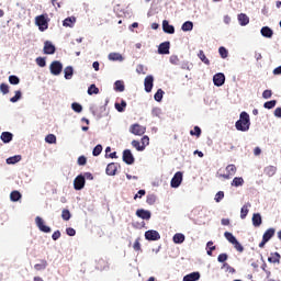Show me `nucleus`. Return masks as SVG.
<instances>
[{"label": "nucleus", "instance_id": "32", "mask_svg": "<svg viewBox=\"0 0 281 281\" xmlns=\"http://www.w3.org/2000/svg\"><path fill=\"white\" fill-rule=\"evenodd\" d=\"M276 236V228H268L262 238H265L268 243L271 240V237Z\"/></svg>", "mask_w": 281, "mask_h": 281}, {"label": "nucleus", "instance_id": "62", "mask_svg": "<svg viewBox=\"0 0 281 281\" xmlns=\"http://www.w3.org/2000/svg\"><path fill=\"white\" fill-rule=\"evenodd\" d=\"M227 258H229V256L225 252L223 254H220L218 257H217V262H224L227 260Z\"/></svg>", "mask_w": 281, "mask_h": 281}, {"label": "nucleus", "instance_id": "6", "mask_svg": "<svg viewBox=\"0 0 281 281\" xmlns=\"http://www.w3.org/2000/svg\"><path fill=\"white\" fill-rule=\"evenodd\" d=\"M35 225L38 227L40 232H43L44 234H49L52 232V227L45 225V222L41 216L35 217Z\"/></svg>", "mask_w": 281, "mask_h": 281}, {"label": "nucleus", "instance_id": "21", "mask_svg": "<svg viewBox=\"0 0 281 281\" xmlns=\"http://www.w3.org/2000/svg\"><path fill=\"white\" fill-rule=\"evenodd\" d=\"M237 21L241 27H245V25H249V16L245 13H239L237 15Z\"/></svg>", "mask_w": 281, "mask_h": 281}, {"label": "nucleus", "instance_id": "55", "mask_svg": "<svg viewBox=\"0 0 281 281\" xmlns=\"http://www.w3.org/2000/svg\"><path fill=\"white\" fill-rule=\"evenodd\" d=\"M9 82L10 85H19L21 82V79L16 75L9 76Z\"/></svg>", "mask_w": 281, "mask_h": 281}, {"label": "nucleus", "instance_id": "36", "mask_svg": "<svg viewBox=\"0 0 281 281\" xmlns=\"http://www.w3.org/2000/svg\"><path fill=\"white\" fill-rule=\"evenodd\" d=\"M125 87H124V81L122 80H116L114 82V91H119L120 93H122L124 91Z\"/></svg>", "mask_w": 281, "mask_h": 281}, {"label": "nucleus", "instance_id": "13", "mask_svg": "<svg viewBox=\"0 0 281 281\" xmlns=\"http://www.w3.org/2000/svg\"><path fill=\"white\" fill-rule=\"evenodd\" d=\"M117 168H120V164L117 162H110L106 166L105 172L109 177H115L116 172H117Z\"/></svg>", "mask_w": 281, "mask_h": 281}, {"label": "nucleus", "instance_id": "24", "mask_svg": "<svg viewBox=\"0 0 281 281\" xmlns=\"http://www.w3.org/2000/svg\"><path fill=\"white\" fill-rule=\"evenodd\" d=\"M252 225L254 227H260V225H262V215H260V213H254Z\"/></svg>", "mask_w": 281, "mask_h": 281}, {"label": "nucleus", "instance_id": "49", "mask_svg": "<svg viewBox=\"0 0 281 281\" xmlns=\"http://www.w3.org/2000/svg\"><path fill=\"white\" fill-rule=\"evenodd\" d=\"M236 165H228L226 167V172L231 176L234 177V175H236Z\"/></svg>", "mask_w": 281, "mask_h": 281}, {"label": "nucleus", "instance_id": "19", "mask_svg": "<svg viewBox=\"0 0 281 281\" xmlns=\"http://www.w3.org/2000/svg\"><path fill=\"white\" fill-rule=\"evenodd\" d=\"M201 280V273L200 272H191L183 277L182 281H199Z\"/></svg>", "mask_w": 281, "mask_h": 281}, {"label": "nucleus", "instance_id": "39", "mask_svg": "<svg viewBox=\"0 0 281 281\" xmlns=\"http://www.w3.org/2000/svg\"><path fill=\"white\" fill-rule=\"evenodd\" d=\"M21 192L19 191H12L10 194V199L13 203H16L18 201H21Z\"/></svg>", "mask_w": 281, "mask_h": 281}, {"label": "nucleus", "instance_id": "43", "mask_svg": "<svg viewBox=\"0 0 281 281\" xmlns=\"http://www.w3.org/2000/svg\"><path fill=\"white\" fill-rule=\"evenodd\" d=\"M198 58H200V60H202L204 65H210V59H207L203 50H199Z\"/></svg>", "mask_w": 281, "mask_h": 281}, {"label": "nucleus", "instance_id": "26", "mask_svg": "<svg viewBox=\"0 0 281 281\" xmlns=\"http://www.w3.org/2000/svg\"><path fill=\"white\" fill-rule=\"evenodd\" d=\"M231 186L233 188H240V186H245V179H243V177H235Z\"/></svg>", "mask_w": 281, "mask_h": 281}, {"label": "nucleus", "instance_id": "9", "mask_svg": "<svg viewBox=\"0 0 281 281\" xmlns=\"http://www.w3.org/2000/svg\"><path fill=\"white\" fill-rule=\"evenodd\" d=\"M109 105V98L105 99V103L104 105H102L100 108V113H98V111H95V109L92 106L90 108V112L92 113V115L97 116V117H104V115H109V113H104V111H106V106ZM104 113V114H103Z\"/></svg>", "mask_w": 281, "mask_h": 281}, {"label": "nucleus", "instance_id": "27", "mask_svg": "<svg viewBox=\"0 0 281 281\" xmlns=\"http://www.w3.org/2000/svg\"><path fill=\"white\" fill-rule=\"evenodd\" d=\"M75 24H76L75 16H68L63 21L64 27H74Z\"/></svg>", "mask_w": 281, "mask_h": 281}, {"label": "nucleus", "instance_id": "41", "mask_svg": "<svg viewBox=\"0 0 281 281\" xmlns=\"http://www.w3.org/2000/svg\"><path fill=\"white\" fill-rule=\"evenodd\" d=\"M276 104H278L277 100L267 101L263 103V109H268V110L276 109Z\"/></svg>", "mask_w": 281, "mask_h": 281}, {"label": "nucleus", "instance_id": "2", "mask_svg": "<svg viewBox=\"0 0 281 281\" xmlns=\"http://www.w3.org/2000/svg\"><path fill=\"white\" fill-rule=\"evenodd\" d=\"M35 25H37L40 32H45L49 27V19L47 14H41L35 18Z\"/></svg>", "mask_w": 281, "mask_h": 281}, {"label": "nucleus", "instance_id": "56", "mask_svg": "<svg viewBox=\"0 0 281 281\" xmlns=\"http://www.w3.org/2000/svg\"><path fill=\"white\" fill-rule=\"evenodd\" d=\"M181 69H187L188 71L192 70V64H190V61H181L180 64Z\"/></svg>", "mask_w": 281, "mask_h": 281}, {"label": "nucleus", "instance_id": "4", "mask_svg": "<svg viewBox=\"0 0 281 281\" xmlns=\"http://www.w3.org/2000/svg\"><path fill=\"white\" fill-rule=\"evenodd\" d=\"M53 76H60L63 74V63L55 60L49 66Z\"/></svg>", "mask_w": 281, "mask_h": 281}, {"label": "nucleus", "instance_id": "38", "mask_svg": "<svg viewBox=\"0 0 281 281\" xmlns=\"http://www.w3.org/2000/svg\"><path fill=\"white\" fill-rule=\"evenodd\" d=\"M98 93H100V89L95 87V83L90 85L88 88V95H98Z\"/></svg>", "mask_w": 281, "mask_h": 281}, {"label": "nucleus", "instance_id": "14", "mask_svg": "<svg viewBox=\"0 0 281 281\" xmlns=\"http://www.w3.org/2000/svg\"><path fill=\"white\" fill-rule=\"evenodd\" d=\"M136 216H138V218H142L143 221H150L153 213H150V211L148 210L138 209L136 211Z\"/></svg>", "mask_w": 281, "mask_h": 281}, {"label": "nucleus", "instance_id": "34", "mask_svg": "<svg viewBox=\"0 0 281 281\" xmlns=\"http://www.w3.org/2000/svg\"><path fill=\"white\" fill-rule=\"evenodd\" d=\"M277 171H278V168H276L274 166H268L263 170V172H265V175H267V177H273V175H276Z\"/></svg>", "mask_w": 281, "mask_h": 281}, {"label": "nucleus", "instance_id": "18", "mask_svg": "<svg viewBox=\"0 0 281 281\" xmlns=\"http://www.w3.org/2000/svg\"><path fill=\"white\" fill-rule=\"evenodd\" d=\"M162 31L165 34H175V25L170 24L168 20L162 21Z\"/></svg>", "mask_w": 281, "mask_h": 281}, {"label": "nucleus", "instance_id": "1", "mask_svg": "<svg viewBox=\"0 0 281 281\" xmlns=\"http://www.w3.org/2000/svg\"><path fill=\"white\" fill-rule=\"evenodd\" d=\"M251 126V119L249 117V113L241 112L239 114V120L235 123L236 131H240L241 133H247Z\"/></svg>", "mask_w": 281, "mask_h": 281}, {"label": "nucleus", "instance_id": "22", "mask_svg": "<svg viewBox=\"0 0 281 281\" xmlns=\"http://www.w3.org/2000/svg\"><path fill=\"white\" fill-rule=\"evenodd\" d=\"M172 240L176 245H183L186 243V235L183 233H177L173 235Z\"/></svg>", "mask_w": 281, "mask_h": 281}, {"label": "nucleus", "instance_id": "23", "mask_svg": "<svg viewBox=\"0 0 281 281\" xmlns=\"http://www.w3.org/2000/svg\"><path fill=\"white\" fill-rule=\"evenodd\" d=\"M280 252H271L270 257H268V262L272 265H280Z\"/></svg>", "mask_w": 281, "mask_h": 281}, {"label": "nucleus", "instance_id": "20", "mask_svg": "<svg viewBox=\"0 0 281 281\" xmlns=\"http://www.w3.org/2000/svg\"><path fill=\"white\" fill-rule=\"evenodd\" d=\"M260 34L263 38H273V30L269 26L261 27Z\"/></svg>", "mask_w": 281, "mask_h": 281}, {"label": "nucleus", "instance_id": "57", "mask_svg": "<svg viewBox=\"0 0 281 281\" xmlns=\"http://www.w3.org/2000/svg\"><path fill=\"white\" fill-rule=\"evenodd\" d=\"M201 133L202 131H201V127L199 126H194V128L190 131V135L195 137H201Z\"/></svg>", "mask_w": 281, "mask_h": 281}, {"label": "nucleus", "instance_id": "58", "mask_svg": "<svg viewBox=\"0 0 281 281\" xmlns=\"http://www.w3.org/2000/svg\"><path fill=\"white\" fill-rule=\"evenodd\" d=\"M36 65H38V67H46L47 66V61L45 60V57H37L35 59Z\"/></svg>", "mask_w": 281, "mask_h": 281}, {"label": "nucleus", "instance_id": "64", "mask_svg": "<svg viewBox=\"0 0 281 281\" xmlns=\"http://www.w3.org/2000/svg\"><path fill=\"white\" fill-rule=\"evenodd\" d=\"M151 115H153L154 117H159V116L161 115V110H160L159 108H154V109L151 110Z\"/></svg>", "mask_w": 281, "mask_h": 281}, {"label": "nucleus", "instance_id": "48", "mask_svg": "<svg viewBox=\"0 0 281 281\" xmlns=\"http://www.w3.org/2000/svg\"><path fill=\"white\" fill-rule=\"evenodd\" d=\"M97 269H99V271H103V269H106V261L104 259H99L97 261Z\"/></svg>", "mask_w": 281, "mask_h": 281}, {"label": "nucleus", "instance_id": "53", "mask_svg": "<svg viewBox=\"0 0 281 281\" xmlns=\"http://www.w3.org/2000/svg\"><path fill=\"white\" fill-rule=\"evenodd\" d=\"M223 199H225V192L218 191V192L215 194L214 201H215L216 203H221V202L223 201Z\"/></svg>", "mask_w": 281, "mask_h": 281}, {"label": "nucleus", "instance_id": "46", "mask_svg": "<svg viewBox=\"0 0 281 281\" xmlns=\"http://www.w3.org/2000/svg\"><path fill=\"white\" fill-rule=\"evenodd\" d=\"M218 54L221 58H227V56H229V52L227 50V48H225V46H221L218 48Z\"/></svg>", "mask_w": 281, "mask_h": 281}, {"label": "nucleus", "instance_id": "7", "mask_svg": "<svg viewBox=\"0 0 281 281\" xmlns=\"http://www.w3.org/2000/svg\"><path fill=\"white\" fill-rule=\"evenodd\" d=\"M87 183V180H85V176L81 175H78L75 180H74V188L75 190L77 191H80V190H83L85 189V186Z\"/></svg>", "mask_w": 281, "mask_h": 281}, {"label": "nucleus", "instance_id": "59", "mask_svg": "<svg viewBox=\"0 0 281 281\" xmlns=\"http://www.w3.org/2000/svg\"><path fill=\"white\" fill-rule=\"evenodd\" d=\"M0 91H1V93H3V95H5V94L10 93V87L5 83H1Z\"/></svg>", "mask_w": 281, "mask_h": 281}, {"label": "nucleus", "instance_id": "10", "mask_svg": "<svg viewBox=\"0 0 281 281\" xmlns=\"http://www.w3.org/2000/svg\"><path fill=\"white\" fill-rule=\"evenodd\" d=\"M144 87L146 93H150V91H153V87H155V77H153V75H149L145 78Z\"/></svg>", "mask_w": 281, "mask_h": 281}, {"label": "nucleus", "instance_id": "31", "mask_svg": "<svg viewBox=\"0 0 281 281\" xmlns=\"http://www.w3.org/2000/svg\"><path fill=\"white\" fill-rule=\"evenodd\" d=\"M40 262L41 263H36L34 266L35 271H45L47 269V265H48L47 260L42 259Z\"/></svg>", "mask_w": 281, "mask_h": 281}, {"label": "nucleus", "instance_id": "44", "mask_svg": "<svg viewBox=\"0 0 281 281\" xmlns=\"http://www.w3.org/2000/svg\"><path fill=\"white\" fill-rule=\"evenodd\" d=\"M22 95L23 94H22L21 90H16L14 97H12L10 99V102H12L13 104L19 102V100H21Z\"/></svg>", "mask_w": 281, "mask_h": 281}, {"label": "nucleus", "instance_id": "40", "mask_svg": "<svg viewBox=\"0 0 281 281\" xmlns=\"http://www.w3.org/2000/svg\"><path fill=\"white\" fill-rule=\"evenodd\" d=\"M224 237L226 238V240H228V243H231V245H234V243L238 240L236 236H234V234L229 232H225Z\"/></svg>", "mask_w": 281, "mask_h": 281}, {"label": "nucleus", "instance_id": "37", "mask_svg": "<svg viewBox=\"0 0 281 281\" xmlns=\"http://www.w3.org/2000/svg\"><path fill=\"white\" fill-rule=\"evenodd\" d=\"M165 91L162 89H158L157 92L154 94V100L156 102H161L164 100Z\"/></svg>", "mask_w": 281, "mask_h": 281}, {"label": "nucleus", "instance_id": "60", "mask_svg": "<svg viewBox=\"0 0 281 281\" xmlns=\"http://www.w3.org/2000/svg\"><path fill=\"white\" fill-rule=\"evenodd\" d=\"M142 146H144V150H146V147L150 144V138L148 136H143L142 139Z\"/></svg>", "mask_w": 281, "mask_h": 281}, {"label": "nucleus", "instance_id": "17", "mask_svg": "<svg viewBox=\"0 0 281 281\" xmlns=\"http://www.w3.org/2000/svg\"><path fill=\"white\" fill-rule=\"evenodd\" d=\"M0 139L3 144H10V142L14 139V134H12V132H2L0 135Z\"/></svg>", "mask_w": 281, "mask_h": 281}, {"label": "nucleus", "instance_id": "50", "mask_svg": "<svg viewBox=\"0 0 281 281\" xmlns=\"http://www.w3.org/2000/svg\"><path fill=\"white\" fill-rule=\"evenodd\" d=\"M102 154V145L99 144L97 145L93 150H92V155L93 157H100V155Z\"/></svg>", "mask_w": 281, "mask_h": 281}, {"label": "nucleus", "instance_id": "33", "mask_svg": "<svg viewBox=\"0 0 281 281\" xmlns=\"http://www.w3.org/2000/svg\"><path fill=\"white\" fill-rule=\"evenodd\" d=\"M21 161V155H15L7 158V164L9 166H14V164H19Z\"/></svg>", "mask_w": 281, "mask_h": 281}, {"label": "nucleus", "instance_id": "28", "mask_svg": "<svg viewBox=\"0 0 281 281\" xmlns=\"http://www.w3.org/2000/svg\"><path fill=\"white\" fill-rule=\"evenodd\" d=\"M109 60L122 63L124 60V57L120 53H110L108 56Z\"/></svg>", "mask_w": 281, "mask_h": 281}, {"label": "nucleus", "instance_id": "54", "mask_svg": "<svg viewBox=\"0 0 281 281\" xmlns=\"http://www.w3.org/2000/svg\"><path fill=\"white\" fill-rule=\"evenodd\" d=\"M46 144H56V135L54 134H48L45 137Z\"/></svg>", "mask_w": 281, "mask_h": 281}, {"label": "nucleus", "instance_id": "25", "mask_svg": "<svg viewBox=\"0 0 281 281\" xmlns=\"http://www.w3.org/2000/svg\"><path fill=\"white\" fill-rule=\"evenodd\" d=\"M64 78H65L66 80H71V78H74V67L67 66V67L64 69Z\"/></svg>", "mask_w": 281, "mask_h": 281}, {"label": "nucleus", "instance_id": "16", "mask_svg": "<svg viewBox=\"0 0 281 281\" xmlns=\"http://www.w3.org/2000/svg\"><path fill=\"white\" fill-rule=\"evenodd\" d=\"M158 54H160V55L170 54V42L169 41L162 42L159 44Z\"/></svg>", "mask_w": 281, "mask_h": 281}, {"label": "nucleus", "instance_id": "42", "mask_svg": "<svg viewBox=\"0 0 281 281\" xmlns=\"http://www.w3.org/2000/svg\"><path fill=\"white\" fill-rule=\"evenodd\" d=\"M132 146L133 148H136L138 153H144V146L142 145V143H139V140H132Z\"/></svg>", "mask_w": 281, "mask_h": 281}, {"label": "nucleus", "instance_id": "8", "mask_svg": "<svg viewBox=\"0 0 281 281\" xmlns=\"http://www.w3.org/2000/svg\"><path fill=\"white\" fill-rule=\"evenodd\" d=\"M145 239L149 240V241L160 240L161 235L159 234V232H157L155 229H149V231L145 232Z\"/></svg>", "mask_w": 281, "mask_h": 281}, {"label": "nucleus", "instance_id": "51", "mask_svg": "<svg viewBox=\"0 0 281 281\" xmlns=\"http://www.w3.org/2000/svg\"><path fill=\"white\" fill-rule=\"evenodd\" d=\"M71 109H72V111H75V113H80L82 111V104H80L78 102H72Z\"/></svg>", "mask_w": 281, "mask_h": 281}, {"label": "nucleus", "instance_id": "52", "mask_svg": "<svg viewBox=\"0 0 281 281\" xmlns=\"http://www.w3.org/2000/svg\"><path fill=\"white\" fill-rule=\"evenodd\" d=\"M61 218L63 221H69L71 218V212H69L67 209H64L61 212Z\"/></svg>", "mask_w": 281, "mask_h": 281}, {"label": "nucleus", "instance_id": "5", "mask_svg": "<svg viewBox=\"0 0 281 281\" xmlns=\"http://www.w3.org/2000/svg\"><path fill=\"white\" fill-rule=\"evenodd\" d=\"M122 159L127 166H133V164H135V156H133V151H131V149L123 150Z\"/></svg>", "mask_w": 281, "mask_h": 281}, {"label": "nucleus", "instance_id": "29", "mask_svg": "<svg viewBox=\"0 0 281 281\" xmlns=\"http://www.w3.org/2000/svg\"><path fill=\"white\" fill-rule=\"evenodd\" d=\"M182 32H192L194 30V23L192 21H186L181 26Z\"/></svg>", "mask_w": 281, "mask_h": 281}, {"label": "nucleus", "instance_id": "47", "mask_svg": "<svg viewBox=\"0 0 281 281\" xmlns=\"http://www.w3.org/2000/svg\"><path fill=\"white\" fill-rule=\"evenodd\" d=\"M233 246L236 249V251H239V254H243L245 251V247H243V244L238 241V239L235 243H233Z\"/></svg>", "mask_w": 281, "mask_h": 281}, {"label": "nucleus", "instance_id": "45", "mask_svg": "<svg viewBox=\"0 0 281 281\" xmlns=\"http://www.w3.org/2000/svg\"><path fill=\"white\" fill-rule=\"evenodd\" d=\"M156 201H157V195L156 194H148L147 195L146 203L148 205H155Z\"/></svg>", "mask_w": 281, "mask_h": 281}, {"label": "nucleus", "instance_id": "15", "mask_svg": "<svg viewBox=\"0 0 281 281\" xmlns=\"http://www.w3.org/2000/svg\"><path fill=\"white\" fill-rule=\"evenodd\" d=\"M44 54L54 55L56 54V46L50 41L44 43Z\"/></svg>", "mask_w": 281, "mask_h": 281}, {"label": "nucleus", "instance_id": "35", "mask_svg": "<svg viewBox=\"0 0 281 281\" xmlns=\"http://www.w3.org/2000/svg\"><path fill=\"white\" fill-rule=\"evenodd\" d=\"M249 207H251V204H245L240 210V218L245 220L247 218V215L249 214Z\"/></svg>", "mask_w": 281, "mask_h": 281}, {"label": "nucleus", "instance_id": "11", "mask_svg": "<svg viewBox=\"0 0 281 281\" xmlns=\"http://www.w3.org/2000/svg\"><path fill=\"white\" fill-rule=\"evenodd\" d=\"M130 133H132L133 135L142 136V135H144V133H146V128L144 126L135 123V124L131 125Z\"/></svg>", "mask_w": 281, "mask_h": 281}, {"label": "nucleus", "instance_id": "12", "mask_svg": "<svg viewBox=\"0 0 281 281\" xmlns=\"http://www.w3.org/2000/svg\"><path fill=\"white\" fill-rule=\"evenodd\" d=\"M213 85L215 87H223L225 85V74L217 72L213 76Z\"/></svg>", "mask_w": 281, "mask_h": 281}, {"label": "nucleus", "instance_id": "61", "mask_svg": "<svg viewBox=\"0 0 281 281\" xmlns=\"http://www.w3.org/2000/svg\"><path fill=\"white\" fill-rule=\"evenodd\" d=\"M169 63H171V65H179L181 61L179 60V56L171 55L169 58Z\"/></svg>", "mask_w": 281, "mask_h": 281}, {"label": "nucleus", "instance_id": "63", "mask_svg": "<svg viewBox=\"0 0 281 281\" xmlns=\"http://www.w3.org/2000/svg\"><path fill=\"white\" fill-rule=\"evenodd\" d=\"M77 164L78 166H87V158L85 156H79Z\"/></svg>", "mask_w": 281, "mask_h": 281}, {"label": "nucleus", "instance_id": "30", "mask_svg": "<svg viewBox=\"0 0 281 281\" xmlns=\"http://www.w3.org/2000/svg\"><path fill=\"white\" fill-rule=\"evenodd\" d=\"M114 108L116 109V111L119 113H124V111H126V101H124V99H122L121 103L116 102L114 104Z\"/></svg>", "mask_w": 281, "mask_h": 281}, {"label": "nucleus", "instance_id": "3", "mask_svg": "<svg viewBox=\"0 0 281 281\" xmlns=\"http://www.w3.org/2000/svg\"><path fill=\"white\" fill-rule=\"evenodd\" d=\"M183 183V172L178 171L173 175L171 181H170V187L171 188H179Z\"/></svg>", "mask_w": 281, "mask_h": 281}]
</instances>
